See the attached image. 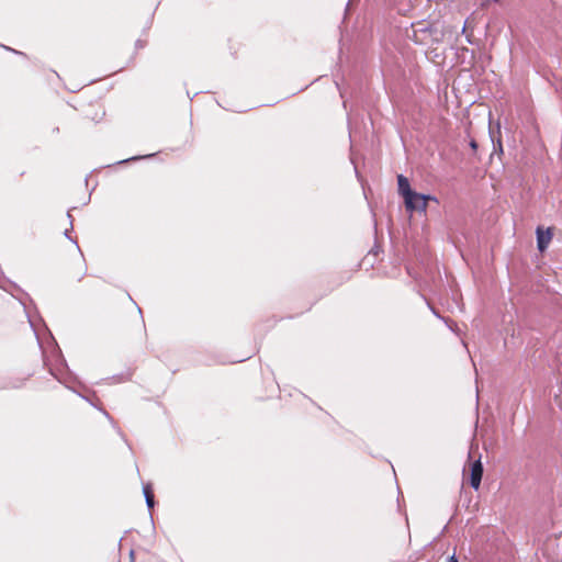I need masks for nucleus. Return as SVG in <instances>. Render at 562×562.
<instances>
[{"instance_id": "0eeeda50", "label": "nucleus", "mask_w": 562, "mask_h": 562, "mask_svg": "<svg viewBox=\"0 0 562 562\" xmlns=\"http://www.w3.org/2000/svg\"><path fill=\"white\" fill-rule=\"evenodd\" d=\"M449 562H459V561H458V559L456 558V555L453 554V555H451V557L449 558Z\"/></svg>"}, {"instance_id": "7ed1b4c3", "label": "nucleus", "mask_w": 562, "mask_h": 562, "mask_svg": "<svg viewBox=\"0 0 562 562\" xmlns=\"http://www.w3.org/2000/svg\"><path fill=\"white\" fill-rule=\"evenodd\" d=\"M536 234H537L538 249L542 252L548 248V246L553 237V233H552L551 228H547L544 231L542 227H538Z\"/></svg>"}, {"instance_id": "39448f33", "label": "nucleus", "mask_w": 562, "mask_h": 562, "mask_svg": "<svg viewBox=\"0 0 562 562\" xmlns=\"http://www.w3.org/2000/svg\"><path fill=\"white\" fill-rule=\"evenodd\" d=\"M144 496H145L146 504H147L148 508H153L155 501H154L153 491L149 485L144 486Z\"/></svg>"}, {"instance_id": "20e7f679", "label": "nucleus", "mask_w": 562, "mask_h": 562, "mask_svg": "<svg viewBox=\"0 0 562 562\" xmlns=\"http://www.w3.org/2000/svg\"><path fill=\"white\" fill-rule=\"evenodd\" d=\"M483 475V465L480 460H476L471 465L470 484L474 490H479Z\"/></svg>"}, {"instance_id": "f257e3e1", "label": "nucleus", "mask_w": 562, "mask_h": 562, "mask_svg": "<svg viewBox=\"0 0 562 562\" xmlns=\"http://www.w3.org/2000/svg\"><path fill=\"white\" fill-rule=\"evenodd\" d=\"M430 200L437 202V199L435 196L420 194L416 192L414 193V196L411 199V204H405V207L411 213L414 211L425 213L427 210V202Z\"/></svg>"}, {"instance_id": "423d86ee", "label": "nucleus", "mask_w": 562, "mask_h": 562, "mask_svg": "<svg viewBox=\"0 0 562 562\" xmlns=\"http://www.w3.org/2000/svg\"><path fill=\"white\" fill-rule=\"evenodd\" d=\"M470 146H471V148H472L473 150H475V149L477 148V144H476V142H475L474 139H472V140L470 142Z\"/></svg>"}, {"instance_id": "f03ea898", "label": "nucleus", "mask_w": 562, "mask_h": 562, "mask_svg": "<svg viewBox=\"0 0 562 562\" xmlns=\"http://www.w3.org/2000/svg\"><path fill=\"white\" fill-rule=\"evenodd\" d=\"M398 192L404 198L405 204H411V199L414 196L415 191L411 189L409 181L403 175L397 176Z\"/></svg>"}]
</instances>
